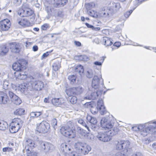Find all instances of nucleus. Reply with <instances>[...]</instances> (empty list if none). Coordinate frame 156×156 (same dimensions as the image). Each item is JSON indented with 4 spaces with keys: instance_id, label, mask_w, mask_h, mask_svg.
Masks as SVG:
<instances>
[{
    "instance_id": "9d476101",
    "label": "nucleus",
    "mask_w": 156,
    "mask_h": 156,
    "mask_svg": "<svg viewBox=\"0 0 156 156\" xmlns=\"http://www.w3.org/2000/svg\"><path fill=\"white\" fill-rule=\"evenodd\" d=\"M23 144L25 145L26 151L29 148V150L32 149L37 146L35 142L29 137H25L23 141Z\"/></svg>"
},
{
    "instance_id": "bf43d9fd",
    "label": "nucleus",
    "mask_w": 156,
    "mask_h": 156,
    "mask_svg": "<svg viewBox=\"0 0 156 156\" xmlns=\"http://www.w3.org/2000/svg\"><path fill=\"white\" fill-rule=\"evenodd\" d=\"M51 124L53 126V127H54V126H56L57 124V120L55 118H54L52 119L51 121Z\"/></svg>"
},
{
    "instance_id": "6e6d98bb",
    "label": "nucleus",
    "mask_w": 156,
    "mask_h": 156,
    "mask_svg": "<svg viewBox=\"0 0 156 156\" xmlns=\"http://www.w3.org/2000/svg\"><path fill=\"white\" fill-rule=\"evenodd\" d=\"M56 12H57L56 14L58 17H62L63 16V12L61 10H58Z\"/></svg>"
},
{
    "instance_id": "e433bc0d",
    "label": "nucleus",
    "mask_w": 156,
    "mask_h": 156,
    "mask_svg": "<svg viewBox=\"0 0 156 156\" xmlns=\"http://www.w3.org/2000/svg\"><path fill=\"white\" fill-rule=\"evenodd\" d=\"M78 123L80 124L86 128L89 131H90V129H89L87 125V124L88 123L87 122V124H86L83 120L82 119H80L78 120Z\"/></svg>"
},
{
    "instance_id": "680f3d73",
    "label": "nucleus",
    "mask_w": 156,
    "mask_h": 156,
    "mask_svg": "<svg viewBox=\"0 0 156 156\" xmlns=\"http://www.w3.org/2000/svg\"><path fill=\"white\" fill-rule=\"evenodd\" d=\"M22 8L27 10V9H31L30 8L29 5L28 4H25L23 5Z\"/></svg>"
},
{
    "instance_id": "4468645a",
    "label": "nucleus",
    "mask_w": 156,
    "mask_h": 156,
    "mask_svg": "<svg viewBox=\"0 0 156 156\" xmlns=\"http://www.w3.org/2000/svg\"><path fill=\"white\" fill-rule=\"evenodd\" d=\"M9 95L11 101L16 105H19L22 102L20 98L11 91H9Z\"/></svg>"
},
{
    "instance_id": "3c124183",
    "label": "nucleus",
    "mask_w": 156,
    "mask_h": 156,
    "mask_svg": "<svg viewBox=\"0 0 156 156\" xmlns=\"http://www.w3.org/2000/svg\"><path fill=\"white\" fill-rule=\"evenodd\" d=\"M9 83L7 81H4L3 85V88L5 90H7L9 88Z\"/></svg>"
},
{
    "instance_id": "423d86ee",
    "label": "nucleus",
    "mask_w": 156,
    "mask_h": 156,
    "mask_svg": "<svg viewBox=\"0 0 156 156\" xmlns=\"http://www.w3.org/2000/svg\"><path fill=\"white\" fill-rule=\"evenodd\" d=\"M23 122L20 119H15L10 125L9 129L11 133H15L18 131L21 127Z\"/></svg>"
},
{
    "instance_id": "0eeeda50",
    "label": "nucleus",
    "mask_w": 156,
    "mask_h": 156,
    "mask_svg": "<svg viewBox=\"0 0 156 156\" xmlns=\"http://www.w3.org/2000/svg\"><path fill=\"white\" fill-rule=\"evenodd\" d=\"M27 63V62L24 59L19 60L13 64L12 68L14 70L18 72V73L25 69V65Z\"/></svg>"
},
{
    "instance_id": "a211bd4d",
    "label": "nucleus",
    "mask_w": 156,
    "mask_h": 156,
    "mask_svg": "<svg viewBox=\"0 0 156 156\" xmlns=\"http://www.w3.org/2000/svg\"><path fill=\"white\" fill-rule=\"evenodd\" d=\"M111 10L108 9L106 11L104 10L100 11L98 13L99 16L98 17H103L105 18H108L112 15V13L110 12Z\"/></svg>"
},
{
    "instance_id": "ddd939ff",
    "label": "nucleus",
    "mask_w": 156,
    "mask_h": 156,
    "mask_svg": "<svg viewBox=\"0 0 156 156\" xmlns=\"http://www.w3.org/2000/svg\"><path fill=\"white\" fill-rule=\"evenodd\" d=\"M10 26V21L8 19H4L0 22V31H6Z\"/></svg>"
},
{
    "instance_id": "aec40b11",
    "label": "nucleus",
    "mask_w": 156,
    "mask_h": 156,
    "mask_svg": "<svg viewBox=\"0 0 156 156\" xmlns=\"http://www.w3.org/2000/svg\"><path fill=\"white\" fill-rule=\"evenodd\" d=\"M18 23L20 25L23 27H28L30 25L29 21L27 19H21L20 20L18 18L17 19Z\"/></svg>"
},
{
    "instance_id": "f3484780",
    "label": "nucleus",
    "mask_w": 156,
    "mask_h": 156,
    "mask_svg": "<svg viewBox=\"0 0 156 156\" xmlns=\"http://www.w3.org/2000/svg\"><path fill=\"white\" fill-rule=\"evenodd\" d=\"M9 100V98L5 93L0 91V104H6Z\"/></svg>"
},
{
    "instance_id": "cd10ccee",
    "label": "nucleus",
    "mask_w": 156,
    "mask_h": 156,
    "mask_svg": "<svg viewBox=\"0 0 156 156\" xmlns=\"http://www.w3.org/2000/svg\"><path fill=\"white\" fill-rule=\"evenodd\" d=\"M102 42L106 47L110 46L113 43L112 41L107 37H104Z\"/></svg>"
},
{
    "instance_id": "412c9836",
    "label": "nucleus",
    "mask_w": 156,
    "mask_h": 156,
    "mask_svg": "<svg viewBox=\"0 0 156 156\" xmlns=\"http://www.w3.org/2000/svg\"><path fill=\"white\" fill-rule=\"evenodd\" d=\"M68 79L69 80L70 83L72 85H76L77 83V76L75 75H71L68 76Z\"/></svg>"
},
{
    "instance_id": "f257e3e1",
    "label": "nucleus",
    "mask_w": 156,
    "mask_h": 156,
    "mask_svg": "<svg viewBox=\"0 0 156 156\" xmlns=\"http://www.w3.org/2000/svg\"><path fill=\"white\" fill-rule=\"evenodd\" d=\"M100 84L103 86L104 83L103 80L101 78H99L97 76H94L92 81L91 86L93 88L95 89H98V90L93 92L89 90L83 98L85 99L94 100L100 97L103 91L100 88Z\"/></svg>"
},
{
    "instance_id": "0e129e2a",
    "label": "nucleus",
    "mask_w": 156,
    "mask_h": 156,
    "mask_svg": "<svg viewBox=\"0 0 156 156\" xmlns=\"http://www.w3.org/2000/svg\"><path fill=\"white\" fill-rule=\"evenodd\" d=\"M30 118H34L35 117H37L35 112H32L30 113Z\"/></svg>"
},
{
    "instance_id": "de8ad7c7",
    "label": "nucleus",
    "mask_w": 156,
    "mask_h": 156,
    "mask_svg": "<svg viewBox=\"0 0 156 156\" xmlns=\"http://www.w3.org/2000/svg\"><path fill=\"white\" fill-rule=\"evenodd\" d=\"M50 26L48 23H44L41 26V29L42 30H46L50 28Z\"/></svg>"
},
{
    "instance_id": "13d9d810",
    "label": "nucleus",
    "mask_w": 156,
    "mask_h": 156,
    "mask_svg": "<svg viewBox=\"0 0 156 156\" xmlns=\"http://www.w3.org/2000/svg\"><path fill=\"white\" fill-rule=\"evenodd\" d=\"M61 4H59V5H61V7H63L66 5L68 2V0H61ZM59 5V4H58Z\"/></svg>"
},
{
    "instance_id": "4be33fe9",
    "label": "nucleus",
    "mask_w": 156,
    "mask_h": 156,
    "mask_svg": "<svg viewBox=\"0 0 156 156\" xmlns=\"http://www.w3.org/2000/svg\"><path fill=\"white\" fill-rule=\"evenodd\" d=\"M75 71L78 72L81 77L83 76L84 70L83 67L82 65H80L77 66L75 68Z\"/></svg>"
},
{
    "instance_id": "49530a36",
    "label": "nucleus",
    "mask_w": 156,
    "mask_h": 156,
    "mask_svg": "<svg viewBox=\"0 0 156 156\" xmlns=\"http://www.w3.org/2000/svg\"><path fill=\"white\" fill-rule=\"evenodd\" d=\"M91 108L90 111L93 114H95L98 112V109L97 108V106L96 107L95 106H92Z\"/></svg>"
},
{
    "instance_id": "4c0bfd02",
    "label": "nucleus",
    "mask_w": 156,
    "mask_h": 156,
    "mask_svg": "<svg viewBox=\"0 0 156 156\" xmlns=\"http://www.w3.org/2000/svg\"><path fill=\"white\" fill-rule=\"evenodd\" d=\"M26 152L27 156H38L36 152L32 151V149L29 150V149L28 148Z\"/></svg>"
},
{
    "instance_id": "bb28decb",
    "label": "nucleus",
    "mask_w": 156,
    "mask_h": 156,
    "mask_svg": "<svg viewBox=\"0 0 156 156\" xmlns=\"http://www.w3.org/2000/svg\"><path fill=\"white\" fill-rule=\"evenodd\" d=\"M77 132L82 136L86 137L87 136V133L86 131L80 127H77L76 129Z\"/></svg>"
},
{
    "instance_id": "39448f33",
    "label": "nucleus",
    "mask_w": 156,
    "mask_h": 156,
    "mask_svg": "<svg viewBox=\"0 0 156 156\" xmlns=\"http://www.w3.org/2000/svg\"><path fill=\"white\" fill-rule=\"evenodd\" d=\"M72 123L71 121H69L60 129L61 133L63 135L70 138H73L75 136V134L72 130Z\"/></svg>"
},
{
    "instance_id": "b1692460",
    "label": "nucleus",
    "mask_w": 156,
    "mask_h": 156,
    "mask_svg": "<svg viewBox=\"0 0 156 156\" xmlns=\"http://www.w3.org/2000/svg\"><path fill=\"white\" fill-rule=\"evenodd\" d=\"M18 75L17 78L20 80H24L27 77V73L26 72H25L23 71L19 72L17 73Z\"/></svg>"
},
{
    "instance_id": "a18cd8bd",
    "label": "nucleus",
    "mask_w": 156,
    "mask_h": 156,
    "mask_svg": "<svg viewBox=\"0 0 156 156\" xmlns=\"http://www.w3.org/2000/svg\"><path fill=\"white\" fill-rule=\"evenodd\" d=\"M136 7H134V8L132 10H130L129 11H127L125 12L124 13V16L126 18H128L129 16L130 15V14L132 13V12H133V10H134L135 8Z\"/></svg>"
},
{
    "instance_id": "6ab92c4d",
    "label": "nucleus",
    "mask_w": 156,
    "mask_h": 156,
    "mask_svg": "<svg viewBox=\"0 0 156 156\" xmlns=\"http://www.w3.org/2000/svg\"><path fill=\"white\" fill-rule=\"evenodd\" d=\"M9 51V48L4 44L0 46V56H4L6 55Z\"/></svg>"
},
{
    "instance_id": "c03bdc74",
    "label": "nucleus",
    "mask_w": 156,
    "mask_h": 156,
    "mask_svg": "<svg viewBox=\"0 0 156 156\" xmlns=\"http://www.w3.org/2000/svg\"><path fill=\"white\" fill-rule=\"evenodd\" d=\"M90 127L91 129L95 132H99L98 130L99 129L98 127L96 125V124H90Z\"/></svg>"
},
{
    "instance_id": "69168bd1",
    "label": "nucleus",
    "mask_w": 156,
    "mask_h": 156,
    "mask_svg": "<svg viewBox=\"0 0 156 156\" xmlns=\"http://www.w3.org/2000/svg\"><path fill=\"white\" fill-rule=\"evenodd\" d=\"M143 142L144 143L147 144L150 142V140L147 138H145L143 140Z\"/></svg>"
},
{
    "instance_id": "72a5a7b5",
    "label": "nucleus",
    "mask_w": 156,
    "mask_h": 156,
    "mask_svg": "<svg viewBox=\"0 0 156 156\" xmlns=\"http://www.w3.org/2000/svg\"><path fill=\"white\" fill-rule=\"evenodd\" d=\"M25 111L22 108H19L17 109L14 112V113L15 115H23L25 112Z\"/></svg>"
},
{
    "instance_id": "603ef678",
    "label": "nucleus",
    "mask_w": 156,
    "mask_h": 156,
    "mask_svg": "<svg viewBox=\"0 0 156 156\" xmlns=\"http://www.w3.org/2000/svg\"><path fill=\"white\" fill-rule=\"evenodd\" d=\"M24 10H23V9L20 8L18 11V14L20 16V17H24Z\"/></svg>"
},
{
    "instance_id": "f704fd0d",
    "label": "nucleus",
    "mask_w": 156,
    "mask_h": 156,
    "mask_svg": "<svg viewBox=\"0 0 156 156\" xmlns=\"http://www.w3.org/2000/svg\"><path fill=\"white\" fill-rule=\"evenodd\" d=\"M68 100L71 103L74 104L76 102L77 98L75 96H69Z\"/></svg>"
},
{
    "instance_id": "7c9ffc66",
    "label": "nucleus",
    "mask_w": 156,
    "mask_h": 156,
    "mask_svg": "<svg viewBox=\"0 0 156 156\" xmlns=\"http://www.w3.org/2000/svg\"><path fill=\"white\" fill-rule=\"evenodd\" d=\"M53 70L56 72L58 70L60 67V64L58 60H56L54 62L52 66Z\"/></svg>"
},
{
    "instance_id": "4d7b16f0",
    "label": "nucleus",
    "mask_w": 156,
    "mask_h": 156,
    "mask_svg": "<svg viewBox=\"0 0 156 156\" xmlns=\"http://www.w3.org/2000/svg\"><path fill=\"white\" fill-rule=\"evenodd\" d=\"M13 150V149L12 147H5L3 148L2 149V151L4 152L11 151Z\"/></svg>"
},
{
    "instance_id": "dca6fc26",
    "label": "nucleus",
    "mask_w": 156,
    "mask_h": 156,
    "mask_svg": "<svg viewBox=\"0 0 156 156\" xmlns=\"http://www.w3.org/2000/svg\"><path fill=\"white\" fill-rule=\"evenodd\" d=\"M42 81L40 80H35L34 79L31 80L29 84V87L30 88V89L31 90H37L38 87L37 86V84H41L40 86V87L42 86L41 84Z\"/></svg>"
},
{
    "instance_id": "393cba45",
    "label": "nucleus",
    "mask_w": 156,
    "mask_h": 156,
    "mask_svg": "<svg viewBox=\"0 0 156 156\" xmlns=\"http://www.w3.org/2000/svg\"><path fill=\"white\" fill-rule=\"evenodd\" d=\"M75 90V89L74 88V87H73L66 89L65 92L67 95L69 96H76Z\"/></svg>"
},
{
    "instance_id": "37998d69",
    "label": "nucleus",
    "mask_w": 156,
    "mask_h": 156,
    "mask_svg": "<svg viewBox=\"0 0 156 156\" xmlns=\"http://www.w3.org/2000/svg\"><path fill=\"white\" fill-rule=\"evenodd\" d=\"M119 131V129L117 127H114L112 130H110V131L112 132L110 133L112 134V135H114L117 134Z\"/></svg>"
},
{
    "instance_id": "a878e982",
    "label": "nucleus",
    "mask_w": 156,
    "mask_h": 156,
    "mask_svg": "<svg viewBox=\"0 0 156 156\" xmlns=\"http://www.w3.org/2000/svg\"><path fill=\"white\" fill-rule=\"evenodd\" d=\"M8 124L6 122L0 120V130L5 131L8 128Z\"/></svg>"
},
{
    "instance_id": "5fc2aeb1",
    "label": "nucleus",
    "mask_w": 156,
    "mask_h": 156,
    "mask_svg": "<svg viewBox=\"0 0 156 156\" xmlns=\"http://www.w3.org/2000/svg\"><path fill=\"white\" fill-rule=\"evenodd\" d=\"M29 87H27L24 85H22L20 87V91L24 93L25 91L28 89L29 88Z\"/></svg>"
},
{
    "instance_id": "338daca9",
    "label": "nucleus",
    "mask_w": 156,
    "mask_h": 156,
    "mask_svg": "<svg viewBox=\"0 0 156 156\" xmlns=\"http://www.w3.org/2000/svg\"><path fill=\"white\" fill-rule=\"evenodd\" d=\"M85 107H87L88 108H90L93 106L92 105L91 102H87L84 104Z\"/></svg>"
},
{
    "instance_id": "20e7f679",
    "label": "nucleus",
    "mask_w": 156,
    "mask_h": 156,
    "mask_svg": "<svg viewBox=\"0 0 156 156\" xmlns=\"http://www.w3.org/2000/svg\"><path fill=\"white\" fill-rule=\"evenodd\" d=\"M76 151L79 154H86L91 150V147L84 142L78 141L74 145Z\"/></svg>"
},
{
    "instance_id": "5701e85b",
    "label": "nucleus",
    "mask_w": 156,
    "mask_h": 156,
    "mask_svg": "<svg viewBox=\"0 0 156 156\" xmlns=\"http://www.w3.org/2000/svg\"><path fill=\"white\" fill-rule=\"evenodd\" d=\"M62 99L61 98H54L52 99L51 102L53 105L57 106L62 104Z\"/></svg>"
},
{
    "instance_id": "6e6552de",
    "label": "nucleus",
    "mask_w": 156,
    "mask_h": 156,
    "mask_svg": "<svg viewBox=\"0 0 156 156\" xmlns=\"http://www.w3.org/2000/svg\"><path fill=\"white\" fill-rule=\"evenodd\" d=\"M50 129L49 124L45 121H43L37 125L36 130L39 133H44L47 132Z\"/></svg>"
},
{
    "instance_id": "774afa93",
    "label": "nucleus",
    "mask_w": 156,
    "mask_h": 156,
    "mask_svg": "<svg viewBox=\"0 0 156 156\" xmlns=\"http://www.w3.org/2000/svg\"><path fill=\"white\" fill-rule=\"evenodd\" d=\"M69 156H77V154L76 152H73L71 153L69 152L68 153Z\"/></svg>"
},
{
    "instance_id": "052dcab7",
    "label": "nucleus",
    "mask_w": 156,
    "mask_h": 156,
    "mask_svg": "<svg viewBox=\"0 0 156 156\" xmlns=\"http://www.w3.org/2000/svg\"><path fill=\"white\" fill-rule=\"evenodd\" d=\"M13 2L16 5H19L21 2V0H13Z\"/></svg>"
},
{
    "instance_id": "9b49d317",
    "label": "nucleus",
    "mask_w": 156,
    "mask_h": 156,
    "mask_svg": "<svg viewBox=\"0 0 156 156\" xmlns=\"http://www.w3.org/2000/svg\"><path fill=\"white\" fill-rule=\"evenodd\" d=\"M95 134L96 137L100 140L102 141L108 142L111 139V136L105 132H98Z\"/></svg>"
},
{
    "instance_id": "c85d7f7f",
    "label": "nucleus",
    "mask_w": 156,
    "mask_h": 156,
    "mask_svg": "<svg viewBox=\"0 0 156 156\" xmlns=\"http://www.w3.org/2000/svg\"><path fill=\"white\" fill-rule=\"evenodd\" d=\"M87 120L90 124H96L97 120L96 118L90 116H88L87 118Z\"/></svg>"
},
{
    "instance_id": "7ed1b4c3",
    "label": "nucleus",
    "mask_w": 156,
    "mask_h": 156,
    "mask_svg": "<svg viewBox=\"0 0 156 156\" xmlns=\"http://www.w3.org/2000/svg\"><path fill=\"white\" fill-rule=\"evenodd\" d=\"M108 115L103 117L101 120V127L105 129H109L113 126L115 120L112 115H110L109 113H108Z\"/></svg>"
},
{
    "instance_id": "473e14b6",
    "label": "nucleus",
    "mask_w": 156,
    "mask_h": 156,
    "mask_svg": "<svg viewBox=\"0 0 156 156\" xmlns=\"http://www.w3.org/2000/svg\"><path fill=\"white\" fill-rule=\"evenodd\" d=\"M122 149H128L130 145V142L129 141H122Z\"/></svg>"
},
{
    "instance_id": "a19ab883",
    "label": "nucleus",
    "mask_w": 156,
    "mask_h": 156,
    "mask_svg": "<svg viewBox=\"0 0 156 156\" xmlns=\"http://www.w3.org/2000/svg\"><path fill=\"white\" fill-rule=\"evenodd\" d=\"M27 17L29 16H32L34 17L35 16V14H34V11L32 10L31 9H27V11H26Z\"/></svg>"
},
{
    "instance_id": "c9c22d12",
    "label": "nucleus",
    "mask_w": 156,
    "mask_h": 156,
    "mask_svg": "<svg viewBox=\"0 0 156 156\" xmlns=\"http://www.w3.org/2000/svg\"><path fill=\"white\" fill-rule=\"evenodd\" d=\"M88 14L90 16L94 18H98L99 16L98 13L95 12V11L93 10H91L88 11Z\"/></svg>"
},
{
    "instance_id": "864d4df0",
    "label": "nucleus",
    "mask_w": 156,
    "mask_h": 156,
    "mask_svg": "<svg viewBox=\"0 0 156 156\" xmlns=\"http://www.w3.org/2000/svg\"><path fill=\"white\" fill-rule=\"evenodd\" d=\"M121 45V43L119 42H115L113 44V47H112V50H113V49L117 48H118Z\"/></svg>"
},
{
    "instance_id": "58836bf2",
    "label": "nucleus",
    "mask_w": 156,
    "mask_h": 156,
    "mask_svg": "<svg viewBox=\"0 0 156 156\" xmlns=\"http://www.w3.org/2000/svg\"><path fill=\"white\" fill-rule=\"evenodd\" d=\"M54 2L53 4V6L54 7L56 8H59L61 7V5H59L58 4H61V0H53Z\"/></svg>"
},
{
    "instance_id": "2f4dec72",
    "label": "nucleus",
    "mask_w": 156,
    "mask_h": 156,
    "mask_svg": "<svg viewBox=\"0 0 156 156\" xmlns=\"http://www.w3.org/2000/svg\"><path fill=\"white\" fill-rule=\"evenodd\" d=\"M120 152L122 156H128L131 153V149L130 148L124 149Z\"/></svg>"
},
{
    "instance_id": "1a4fd4ad",
    "label": "nucleus",
    "mask_w": 156,
    "mask_h": 156,
    "mask_svg": "<svg viewBox=\"0 0 156 156\" xmlns=\"http://www.w3.org/2000/svg\"><path fill=\"white\" fill-rule=\"evenodd\" d=\"M39 147L41 150L46 153L52 152L54 148L53 145L50 143L44 142H40Z\"/></svg>"
},
{
    "instance_id": "c756f323",
    "label": "nucleus",
    "mask_w": 156,
    "mask_h": 156,
    "mask_svg": "<svg viewBox=\"0 0 156 156\" xmlns=\"http://www.w3.org/2000/svg\"><path fill=\"white\" fill-rule=\"evenodd\" d=\"M74 87V88L75 89V91L76 95L80 94L83 93L84 90L83 88L81 86Z\"/></svg>"
},
{
    "instance_id": "79ce46f5",
    "label": "nucleus",
    "mask_w": 156,
    "mask_h": 156,
    "mask_svg": "<svg viewBox=\"0 0 156 156\" xmlns=\"http://www.w3.org/2000/svg\"><path fill=\"white\" fill-rule=\"evenodd\" d=\"M116 149L118 150H120L122 149V141H120L117 142V143H116Z\"/></svg>"
},
{
    "instance_id": "f03ea898",
    "label": "nucleus",
    "mask_w": 156,
    "mask_h": 156,
    "mask_svg": "<svg viewBox=\"0 0 156 156\" xmlns=\"http://www.w3.org/2000/svg\"><path fill=\"white\" fill-rule=\"evenodd\" d=\"M137 126L138 133L143 136H146L150 133L156 134V131L154 130H156L153 129V124L151 125L149 122L143 124H140Z\"/></svg>"
},
{
    "instance_id": "e2e57ef3",
    "label": "nucleus",
    "mask_w": 156,
    "mask_h": 156,
    "mask_svg": "<svg viewBox=\"0 0 156 156\" xmlns=\"http://www.w3.org/2000/svg\"><path fill=\"white\" fill-rule=\"evenodd\" d=\"M66 153L68 154L70 151H71V148L67 144V147H66Z\"/></svg>"
},
{
    "instance_id": "8fccbe9b",
    "label": "nucleus",
    "mask_w": 156,
    "mask_h": 156,
    "mask_svg": "<svg viewBox=\"0 0 156 156\" xmlns=\"http://www.w3.org/2000/svg\"><path fill=\"white\" fill-rule=\"evenodd\" d=\"M66 147H67V144L66 143H63L61 145V150L64 153H66Z\"/></svg>"
},
{
    "instance_id": "f8f14e48",
    "label": "nucleus",
    "mask_w": 156,
    "mask_h": 156,
    "mask_svg": "<svg viewBox=\"0 0 156 156\" xmlns=\"http://www.w3.org/2000/svg\"><path fill=\"white\" fill-rule=\"evenodd\" d=\"M10 49L11 51L15 53H19L20 52L21 46L20 44L17 42H13L9 44Z\"/></svg>"
},
{
    "instance_id": "2eb2a0df",
    "label": "nucleus",
    "mask_w": 156,
    "mask_h": 156,
    "mask_svg": "<svg viewBox=\"0 0 156 156\" xmlns=\"http://www.w3.org/2000/svg\"><path fill=\"white\" fill-rule=\"evenodd\" d=\"M97 108L98 109L100 113L102 115L106 114H108V113L106 111L104 105L103 100L101 99H99L97 102Z\"/></svg>"
},
{
    "instance_id": "09e8293b",
    "label": "nucleus",
    "mask_w": 156,
    "mask_h": 156,
    "mask_svg": "<svg viewBox=\"0 0 156 156\" xmlns=\"http://www.w3.org/2000/svg\"><path fill=\"white\" fill-rule=\"evenodd\" d=\"M86 75L89 78H92L93 76V73L91 70L88 71L86 73Z\"/></svg>"
},
{
    "instance_id": "ea45409f",
    "label": "nucleus",
    "mask_w": 156,
    "mask_h": 156,
    "mask_svg": "<svg viewBox=\"0 0 156 156\" xmlns=\"http://www.w3.org/2000/svg\"><path fill=\"white\" fill-rule=\"evenodd\" d=\"M95 5L94 3L92 2L86 4L85 6L87 9H90L94 8L95 7Z\"/></svg>"
}]
</instances>
